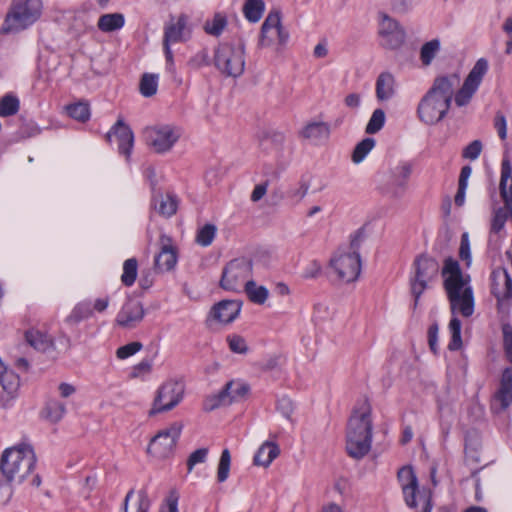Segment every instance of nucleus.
<instances>
[{
  "label": "nucleus",
  "instance_id": "obj_1",
  "mask_svg": "<svg viewBox=\"0 0 512 512\" xmlns=\"http://www.w3.org/2000/svg\"><path fill=\"white\" fill-rule=\"evenodd\" d=\"M460 84L457 73L439 75L420 99L417 106V116L426 125H436L448 114L454 92Z\"/></svg>",
  "mask_w": 512,
  "mask_h": 512
},
{
  "label": "nucleus",
  "instance_id": "obj_5",
  "mask_svg": "<svg viewBox=\"0 0 512 512\" xmlns=\"http://www.w3.org/2000/svg\"><path fill=\"white\" fill-rule=\"evenodd\" d=\"M43 10L42 0H12L0 32L18 33L36 23Z\"/></svg>",
  "mask_w": 512,
  "mask_h": 512
},
{
  "label": "nucleus",
  "instance_id": "obj_40",
  "mask_svg": "<svg viewBox=\"0 0 512 512\" xmlns=\"http://www.w3.org/2000/svg\"><path fill=\"white\" fill-rule=\"evenodd\" d=\"M509 218V206L504 205L494 209L491 219V232L499 233L505 226L506 221Z\"/></svg>",
  "mask_w": 512,
  "mask_h": 512
},
{
  "label": "nucleus",
  "instance_id": "obj_9",
  "mask_svg": "<svg viewBox=\"0 0 512 512\" xmlns=\"http://www.w3.org/2000/svg\"><path fill=\"white\" fill-rule=\"evenodd\" d=\"M184 394L185 385L182 381H165L156 391L149 416L171 411L183 400Z\"/></svg>",
  "mask_w": 512,
  "mask_h": 512
},
{
  "label": "nucleus",
  "instance_id": "obj_30",
  "mask_svg": "<svg viewBox=\"0 0 512 512\" xmlns=\"http://www.w3.org/2000/svg\"><path fill=\"white\" fill-rule=\"evenodd\" d=\"M178 200L171 194L159 195L154 199V208L164 217H171L177 211Z\"/></svg>",
  "mask_w": 512,
  "mask_h": 512
},
{
  "label": "nucleus",
  "instance_id": "obj_39",
  "mask_svg": "<svg viewBox=\"0 0 512 512\" xmlns=\"http://www.w3.org/2000/svg\"><path fill=\"white\" fill-rule=\"evenodd\" d=\"M20 108L19 99L12 94H6L0 98V116L9 117L17 114Z\"/></svg>",
  "mask_w": 512,
  "mask_h": 512
},
{
  "label": "nucleus",
  "instance_id": "obj_11",
  "mask_svg": "<svg viewBox=\"0 0 512 512\" xmlns=\"http://www.w3.org/2000/svg\"><path fill=\"white\" fill-rule=\"evenodd\" d=\"M414 275L410 279L412 288H430L436 285L440 276V265L428 254L418 255L413 262Z\"/></svg>",
  "mask_w": 512,
  "mask_h": 512
},
{
  "label": "nucleus",
  "instance_id": "obj_18",
  "mask_svg": "<svg viewBox=\"0 0 512 512\" xmlns=\"http://www.w3.org/2000/svg\"><path fill=\"white\" fill-rule=\"evenodd\" d=\"M440 274L444 288H469L470 276L462 272L459 262L454 258L444 260Z\"/></svg>",
  "mask_w": 512,
  "mask_h": 512
},
{
  "label": "nucleus",
  "instance_id": "obj_21",
  "mask_svg": "<svg viewBox=\"0 0 512 512\" xmlns=\"http://www.w3.org/2000/svg\"><path fill=\"white\" fill-rule=\"evenodd\" d=\"M112 137H115L118 141L119 153L123 154L126 158H129L133 148L134 135L132 130L123 122V120L119 119L114 124L111 131L107 133L106 138L109 142H111Z\"/></svg>",
  "mask_w": 512,
  "mask_h": 512
},
{
  "label": "nucleus",
  "instance_id": "obj_42",
  "mask_svg": "<svg viewBox=\"0 0 512 512\" xmlns=\"http://www.w3.org/2000/svg\"><path fill=\"white\" fill-rule=\"evenodd\" d=\"M180 493L176 488L169 490L159 506V512H179Z\"/></svg>",
  "mask_w": 512,
  "mask_h": 512
},
{
  "label": "nucleus",
  "instance_id": "obj_49",
  "mask_svg": "<svg viewBox=\"0 0 512 512\" xmlns=\"http://www.w3.org/2000/svg\"><path fill=\"white\" fill-rule=\"evenodd\" d=\"M226 342L233 353L246 354L248 352L247 342L241 335L229 334L226 337Z\"/></svg>",
  "mask_w": 512,
  "mask_h": 512
},
{
  "label": "nucleus",
  "instance_id": "obj_23",
  "mask_svg": "<svg viewBox=\"0 0 512 512\" xmlns=\"http://www.w3.org/2000/svg\"><path fill=\"white\" fill-rule=\"evenodd\" d=\"M299 137L315 144L326 141L330 137V126L325 122H310L300 131Z\"/></svg>",
  "mask_w": 512,
  "mask_h": 512
},
{
  "label": "nucleus",
  "instance_id": "obj_61",
  "mask_svg": "<svg viewBox=\"0 0 512 512\" xmlns=\"http://www.w3.org/2000/svg\"><path fill=\"white\" fill-rule=\"evenodd\" d=\"M250 301L256 304H263L268 298V290H245Z\"/></svg>",
  "mask_w": 512,
  "mask_h": 512
},
{
  "label": "nucleus",
  "instance_id": "obj_16",
  "mask_svg": "<svg viewBox=\"0 0 512 512\" xmlns=\"http://www.w3.org/2000/svg\"><path fill=\"white\" fill-rule=\"evenodd\" d=\"M379 35L381 45L388 49H398L404 44L406 38L405 31L399 23L385 13L381 14Z\"/></svg>",
  "mask_w": 512,
  "mask_h": 512
},
{
  "label": "nucleus",
  "instance_id": "obj_14",
  "mask_svg": "<svg viewBox=\"0 0 512 512\" xmlns=\"http://www.w3.org/2000/svg\"><path fill=\"white\" fill-rule=\"evenodd\" d=\"M487 70L488 62L485 59L481 58L475 63L462 87L456 93L454 92L453 97L457 106L462 107L470 102Z\"/></svg>",
  "mask_w": 512,
  "mask_h": 512
},
{
  "label": "nucleus",
  "instance_id": "obj_37",
  "mask_svg": "<svg viewBox=\"0 0 512 512\" xmlns=\"http://www.w3.org/2000/svg\"><path fill=\"white\" fill-rule=\"evenodd\" d=\"M265 3L263 0H247L243 7L245 17L250 22H258L264 12Z\"/></svg>",
  "mask_w": 512,
  "mask_h": 512
},
{
  "label": "nucleus",
  "instance_id": "obj_15",
  "mask_svg": "<svg viewBox=\"0 0 512 512\" xmlns=\"http://www.w3.org/2000/svg\"><path fill=\"white\" fill-rule=\"evenodd\" d=\"M188 18L181 14L178 17H170V20L164 27L163 47L168 64V69L173 70V53L170 48L171 44L182 42L185 40L184 33L187 26Z\"/></svg>",
  "mask_w": 512,
  "mask_h": 512
},
{
  "label": "nucleus",
  "instance_id": "obj_54",
  "mask_svg": "<svg viewBox=\"0 0 512 512\" xmlns=\"http://www.w3.org/2000/svg\"><path fill=\"white\" fill-rule=\"evenodd\" d=\"M512 175V166L509 160L504 159L501 165V179L499 184L501 196H505L507 181Z\"/></svg>",
  "mask_w": 512,
  "mask_h": 512
},
{
  "label": "nucleus",
  "instance_id": "obj_31",
  "mask_svg": "<svg viewBox=\"0 0 512 512\" xmlns=\"http://www.w3.org/2000/svg\"><path fill=\"white\" fill-rule=\"evenodd\" d=\"M25 339L27 343L39 351H47L53 346L52 338L39 330L31 329L26 331Z\"/></svg>",
  "mask_w": 512,
  "mask_h": 512
},
{
  "label": "nucleus",
  "instance_id": "obj_2",
  "mask_svg": "<svg viewBox=\"0 0 512 512\" xmlns=\"http://www.w3.org/2000/svg\"><path fill=\"white\" fill-rule=\"evenodd\" d=\"M372 444V419L371 410L364 405L355 411L348 421L346 432V450L350 457L361 459L371 449Z\"/></svg>",
  "mask_w": 512,
  "mask_h": 512
},
{
  "label": "nucleus",
  "instance_id": "obj_60",
  "mask_svg": "<svg viewBox=\"0 0 512 512\" xmlns=\"http://www.w3.org/2000/svg\"><path fill=\"white\" fill-rule=\"evenodd\" d=\"M151 369H152L151 361L144 359L133 367L132 372H131V377L132 378L143 377L144 375L149 374Z\"/></svg>",
  "mask_w": 512,
  "mask_h": 512
},
{
  "label": "nucleus",
  "instance_id": "obj_57",
  "mask_svg": "<svg viewBox=\"0 0 512 512\" xmlns=\"http://www.w3.org/2000/svg\"><path fill=\"white\" fill-rule=\"evenodd\" d=\"M277 410L280 412L286 419L292 421V414L294 411V405L290 398L283 396L277 401Z\"/></svg>",
  "mask_w": 512,
  "mask_h": 512
},
{
  "label": "nucleus",
  "instance_id": "obj_64",
  "mask_svg": "<svg viewBox=\"0 0 512 512\" xmlns=\"http://www.w3.org/2000/svg\"><path fill=\"white\" fill-rule=\"evenodd\" d=\"M503 31L509 36L506 43V54L512 53V17H508L503 24Z\"/></svg>",
  "mask_w": 512,
  "mask_h": 512
},
{
  "label": "nucleus",
  "instance_id": "obj_20",
  "mask_svg": "<svg viewBox=\"0 0 512 512\" xmlns=\"http://www.w3.org/2000/svg\"><path fill=\"white\" fill-rule=\"evenodd\" d=\"M144 309L138 299H129L117 315L116 322L124 328H133L142 321Z\"/></svg>",
  "mask_w": 512,
  "mask_h": 512
},
{
  "label": "nucleus",
  "instance_id": "obj_47",
  "mask_svg": "<svg viewBox=\"0 0 512 512\" xmlns=\"http://www.w3.org/2000/svg\"><path fill=\"white\" fill-rule=\"evenodd\" d=\"M231 465V455L228 449H224L221 453L218 468H217V480L218 482H224L229 477Z\"/></svg>",
  "mask_w": 512,
  "mask_h": 512
},
{
  "label": "nucleus",
  "instance_id": "obj_26",
  "mask_svg": "<svg viewBox=\"0 0 512 512\" xmlns=\"http://www.w3.org/2000/svg\"><path fill=\"white\" fill-rule=\"evenodd\" d=\"M280 453L279 446L275 442H264L254 456V464L268 467Z\"/></svg>",
  "mask_w": 512,
  "mask_h": 512
},
{
  "label": "nucleus",
  "instance_id": "obj_63",
  "mask_svg": "<svg viewBox=\"0 0 512 512\" xmlns=\"http://www.w3.org/2000/svg\"><path fill=\"white\" fill-rule=\"evenodd\" d=\"M495 128L498 131L499 137L504 140L507 136L506 118L503 114L497 113L495 117Z\"/></svg>",
  "mask_w": 512,
  "mask_h": 512
},
{
  "label": "nucleus",
  "instance_id": "obj_50",
  "mask_svg": "<svg viewBox=\"0 0 512 512\" xmlns=\"http://www.w3.org/2000/svg\"><path fill=\"white\" fill-rule=\"evenodd\" d=\"M385 123V113L382 109H376L366 126L367 134H375L382 129Z\"/></svg>",
  "mask_w": 512,
  "mask_h": 512
},
{
  "label": "nucleus",
  "instance_id": "obj_19",
  "mask_svg": "<svg viewBox=\"0 0 512 512\" xmlns=\"http://www.w3.org/2000/svg\"><path fill=\"white\" fill-rule=\"evenodd\" d=\"M397 478L402 488L405 503L411 507H416V494L418 492V480L411 466H404L399 469Z\"/></svg>",
  "mask_w": 512,
  "mask_h": 512
},
{
  "label": "nucleus",
  "instance_id": "obj_17",
  "mask_svg": "<svg viewBox=\"0 0 512 512\" xmlns=\"http://www.w3.org/2000/svg\"><path fill=\"white\" fill-rule=\"evenodd\" d=\"M242 308V302L238 300H222L214 304L206 318V325L211 327L214 322L230 324L237 319Z\"/></svg>",
  "mask_w": 512,
  "mask_h": 512
},
{
  "label": "nucleus",
  "instance_id": "obj_45",
  "mask_svg": "<svg viewBox=\"0 0 512 512\" xmlns=\"http://www.w3.org/2000/svg\"><path fill=\"white\" fill-rule=\"evenodd\" d=\"M67 113L73 119L85 122L90 118V109L86 103H75L66 107Z\"/></svg>",
  "mask_w": 512,
  "mask_h": 512
},
{
  "label": "nucleus",
  "instance_id": "obj_38",
  "mask_svg": "<svg viewBox=\"0 0 512 512\" xmlns=\"http://www.w3.org/2000/svg\"><path fill=\"white\" fill-rule=\"evenodd\" d=\"M440 40L432 39L425 44L420 49V60L424 66H429L437 53L440 51Z\"/></svg>",
  "mask_w": 512,
  "mask_h": 512
},
{
  "label": "nucleus",
  "instance_id": "obj_52",
  "mask_svg": "<svg viewBox=\"0 0 512 512\" xmlns=\"http://www.w3.org/2000/svg\"><path fill=\"white\" fill-rule=\"evenodd\" d=\"M309 187L310 185L308 181L301 179L296 187H293L288 191V197L291 200L300 202L307 195Z\"/></svg>",
  "mask_w": 512,
  "mask_h": 512
},
{
  "label": "nucleus",
  "instance_id": "obj_58",
  "mask_svg": "<svg viewBox=\"0 0 512 512\" xmlns=\"http://www.w3.org/2000/svg\"><path fill=\"white\" fill-rule=\"evenodd\" d=\"M481 151H482L481 141L474 140L463 149L462 156L466 159L475 160L479 157Z\"/></svg>",
  "mask_w": 512,
  "mask_h": 512
},
{
  "label": "nucleus",
  "instance_id": "obj_28",
  "mask_svg": "<svg viewBox=\"0 0 512 512\" xmlns=\"http://www.w3.org/2000/svg\"><path fill=\"white\" fill-rule=\"evenodd\" d=\"M497 399L501 402L503 409H506L512 403V368L507 367L503 370L500 389L497 393Z\"/></svg>",
  "mask_w": 512,
  "mask_h": 512
},
{
  "label": "nucleus",
  "instance_id": "obj_10",
  "mask_svg": "<svg viewBox=\"0 0 512 512\" xmlns=\"http://www.w3.org/2000/svg\"><path fill=\"white\" fill-rule=\"evenodd\" d=\"M288 39L289 33L282 26L280 12L270 11L261 26L258 46L260 48L275 47L276 51H280Z\"/></svg>",
  "mask_w": 512,
  "mask_h": 512
},
{
  "label": "nucleus",
  "instance_id": "obj_33",
  "mask_svg": "<svg viewBox=\"0 0 512 512\" xmlns=\"http://www.w3.org/2000/svg\"><path fill=\"white\" fill-rule=\"evenodd\" d=\"M125 19L121 13L104 14L100 16L97 26L102 32H113L124 26Z\"/></svg>",
  "mask_w": 512,
  "mask_h": 512
},
{
  "label": "nucleus",
  "instance_id": "obj_55",
  "mask_svg": "<svg viewBox=\"0 0 512 512\" xmlns=\"http://www.w3.org/2000/svg\"><path fill=\"white\" fill-rule=\"evenodd\" d=\"M492 280L495 286L503 285L504 288H512L511 278L508 272L503 268H499L493 271Z\"/></svg>",
  "mask_w": 512,
  "mask_h": 512
},
{
  "label": "nucleus",
  "instance_id": "obj_62",
  "mask_svg": "<svg viewBox=\"0 0 512 512\" xmlns=\"http://www.w3.org/2000/svg\"><path fill=\"white\" fill-rule=\"evenodd\" d=\"M268 185H269L268 181L257 184L251 193V201L252 202L260 201L267 193Z\"/></svg>",
  "mask_w": 512,
  "mask_h": 512
},
{
  "label": "nucleus",
  "instance_id": "obj_48",
  "mask_svg": "<svg viewBox=\"0 0 512 512\" xmlns=\"http://www.w3.org/2000/svg\"><path fill=\"white\" fill-rule=\"evenodd\" d=\"M216 226L213 224H206L202 228H200L196 235V242L203 246H209L215 238L216 235Z\"/></svg>",
  "mask_w": 512,
  "mask_h": 512
},
{
  "label": "nucleus",
  "instance_id": "obj_3",
  "mask_svg": "<svg viewBox=\"0 0 512 512\" xmlns=\"http://www.w3.org/2000/svg\"><path fill=\"white\" fill-rule=\"evenodd\" d=\"M35 465L34 450L26 443L6 448L0 458V471L8 482L22 483Z\"/></svg>",
  "mask_w": 512,
  "mask_h": 512
},
{
  "label": "nucleus",
  "instance_id": "obj_13",
  "mask_svg": "<svg viewBox=\"0 0 512 512\" xmlns=\"http://www.w3.org/2000/svg\"><path fill=\"white\" fill-rule=\"evenodd\" d=\"M183 424L174 422L169 427L160 430L150 441L148 445V453L157 458L169 457L177 444L181 435Z\"/></svg>",
  "mask_w": 512,
  "mask_h": 512
},
{
  "label": "nucleus",
  "instance_id": "obj_12",
  "mask_svg": "<svg viewBox=\"0 0 512 512\" xmlns=\"http://www.w3.org/2000/svg\"><path fill=\"white\" fill-rule=\"evenodd\" d=\"M147 145L156 153L170 151L181 136V130L172 125H158L145 129Z\"/></svg>",
  "mask_w": 512,
  "mask_h": 512
},
{
  "label": "nucleus",
  "instance_id": "obj_7",
  "mask_svg": "<svg viewBox=\"0 0 512 512\" xmlns=\"http://www.w3.org/2000/svg\"><path fill=\"white\" fill-rule=\"evenodd\" d=\"M214 62L216 67L226 76L238 77L242 75L245 68L244 44H220L215 51Z\"/></svg>",
  "mask_w": 512,
  "mask_h": 512
},
{
  "label": "nucleus",
  "instance_id": "obj_32",
  "mask_svg": "<svg viewBox=\"0 0 512 512\" xmlns=\"http://www.w3.org/2000/svg\"><path fill=\"white\" fill-rule=\"evenodd\" d=\"M412 173V164L409 162H401L390 170V178L392 185L404 188Z\"/></svg>",
  "mask_w": 512,
  "mask_h": 512
},
{
  "label": "nucleus",
  "instance_id": "obj_44",
  "mask_svg": "<svg viewBox=\"0 0 512 512\" xmlns=\"http://www.w3.org/2000/svg\"><path fill=\"white\" fill-rule=\"evenodd\" d=\"M227 392H224L222 389L216 394H212L206 397L203 403V408L205 411H212L221 406L229 405V400L227 397Z\"/></svg>",
  "mask_w": 512,
  "mask_h": 512
},
{
  "label": "nucleus",
  "instance_id": "obj_8",
  "mask_svg": "<svg viewBox=\"0 0 512 512\" xmlns=\"http://www.w3.org/2000/svg\"><path fill=\"white\" fill-rule=\"evenodd\" d=\"M265 288L263 285L256 287L252 278V263L244 258L231 260L223 269L220 280V288Z\"/></svg>",
  "mask_w": 512,
  "mask_h": 512
},
{
  "label": "nucleus",
  "instance_id": "obj_25",
  "mask_svg": "<svg viewBox=\"0 0 512 512\" xmlns=\"http://www.w3.org/2000/svg\"><path fill=\"white\" fill-rule=\"evenodd\" d=\"M135 491L130 489L124 499L123 511L124 512H148L150 502L147 493L143 490L139 491L138 496L134 499Z\"/></svg>",
  "mask_w": 512,
  "mask_h": 512
},
{
  "label": "nucleus",
  "instance_id": "obj_4",
  "mask_svg": "<svg viewBox=\"0 0 512 512\" xmlns=\"http://www.w3.org/2000/svg\"><path fill=\"white\" fill-rule=\"evenodd\" d=\"M365 239L364 229H358L350 235L347 249L340 248L330 259V266L343 284H350L361 272L359 250Z\"/></svg>",
  "mask_w": 512,
  "mask_h": 512
},
{
  "label": "nucleus",
  "instance_id": "obj_46",
  "mask_svg": "<svg viewBox=\"0 0 512 512\" xmlns=\"http://www.w3.org/2000/svg\"><path fill=\"white\" fill-rule=\"evenodd\" d=\"M375 140L373 138H365L359 142L354 148L352 160L354 163H360L366 155L373 149Z\"/></svg>",
  "mask_w": 512,
  "mask_h": 512
},
{
  "label": "nucleus",
  "instance_id": "obj_22",
  "mask_svg": "<svg viewBox=\"0 0 512 512\" xmlns=\"http://www.w3.org/2000/svg\"><path fill=\"white\" fill-rule=\"evenodd\" d=\"M161 250L155 257V267L160 271H169L177 263L176 248L172 245V240L166 235L160 237Z\"/></svg>",
  "mask_w": 512,
  "mask_h": 512
},
{
  "label": "nucleus",
  "instance_id": "obj_53",
  "mask_svg": "<svg viewBox=\"0 0 512 512\" xmlns=\"http://www.w3.org/2000/svg\"><path fill=\"white\" fill-rule=\"evenodd\" d=\"M208 448H199L192 452L187 459L188 472H191L195 465L204 463L208 456Z\"/></svg>",
  "mask_w": 512,
  "mask_h": 512
},
{
  "label": "nucleus",
  "instance_id": "obj_29",
  "mask_svg": "<svg viewBox=\"0 0 512 512\" xmlns=\"http://www.w3.org/2000/svg\"><path fill=\"white\" fill-rule=\"evenodd\" d=\"M66 413V406L63 402L56 399L48 400L42 411L41 417L50 423H58Z\"/></svg>",
  "mask_w": 512,
  "mask_h": 512
},
{
  "label": "nucleus",
  "instance_id": "obj_51",
  "mask_svg": "<svg viewBox=\"0 0 512 512\" xmlns=\"http://www.w3.org/2000/svg\"><path fill=\"white\" fill-rule=\"evenodd\" d=\"M503 349L507 360L512 363V325L510 323L502 324Z\"/></svg>",
  "mask_w": 512,
  "mask_h": 512
},
{
  "label": "nucleus",
  "instance_id": "obj_24",
  "mask_svg": "<svg viewBox=\"0 0 512 512\" xmlns=\"http://www.w3.org/2000/svg\"><path fill=\"white\" fill-rule=\"evenodd\" d=\"M93 316L92 302L84 300L77 303L69 315L64 319V324L70 328H75L80 322Z\"/></svg>",
  "mask_w": 512,
  "mask_h": 512
},
{
  "label": "nucleus",
  "instance_id": "obj_41",
  "mask_svg": "<svg viewBox=\"0 0 512 512\" xmlns=\"http://www.w3.org/2000/svg\"><path fill=\"white\" fill-rule=\"evenodd\" d=\"M138 263L135 258L127 259L123 264L121 281L125 286L134 284L137 277Z\"/></svg>",
  "mask_w": 512,
  "mask_h": 512
},
{
  "label": "nucleus",
  "instance_id": "obj_35",
  "mask_svg": "<svg viewBox=\"0 0 512 512\" xmlns=\"http://www.w3.org/2000/svg\"><path fill=\"white\" fill-rule=\"evenodd\" d=\"M227 392V399L229 404L242 400L249 391V386L241 381H230L223 388Z\"/></svg>",
  "mask_w": 512,
  "mask_h": 512
},
{
  "label": "nucleus",
  "instance_id": "obj_56",
  "mask_svg": "<svg viewBox=\"0 0 512 512\" xmlns=\"http://www.w3.org/2000/svg\"><path fill=\"white\" fill-rule=\"evenodd\" d=\"M141 349H142V344L140 342H131L124 346L119 347L116 351V356L119 359H126L130 356H133Z\"/></svg>",
  "mask_w": 512,
  "mask_h": 512
},
{
  "label": "nucleus",
  "instance_id": "obj_34",
  "mask_svg": "<svg viewBox=\"0 0 512 512\" xmlns=\"http://www.w3.org/2000/svg\"><path fill=\"white\" fill-rule=\"evenodd\" d=\"M227 23V16L222 12H217L211 19L205 21L203 29L208 35L218 37L226 28Z\"/></svg>",
  "mask_w": 512,
  "mask_h": 512
},
{
  "label": "nucleus",
  "instance_id": "obj_59",
  "mask_svg": "<svg viewBox=\"0 0 512 512\" xmlns=\"http://www.w3.org/2000/svg\"><path fill=\"white\" fill-rule=\"evenodd\" d=\"M459 257L461 258V260L466 261L467 266L470 265L471 254H470V242H469L468 233H463L461 236Z\"/></svg>",
  "mask_w": 512,
  "mask_h": 512
},
{
  "label": "nucleus",
  "instance_id": "obj_6",
  "mask_svg": "<svg viewBox=\"0 0 512 512\" xmlns=\"http://www.w3.org/2000/svg\"><path fill=\"white\" fill-rule=\"evenodd\" d=\"M447 292L452 314L448 325L451 335L448 349L450 351H458L462 348V323L457 316L461 315L468 318L473 315L475 307L473 290H447Z\"/></svg>",
  "mask_w": 512,
  "mask_h": 512
},
{
  "label": "nucleus",
  "instance_id": "obj_43",
  "mask_svg": "<svg viewBox=\"0 0 512 512\" xmlns=\"http://www.w3.org/2000/svg\"><path fill=\"white\" fill-rule=\"evenodd\" d=\"M158 76L155 74H144L140 81V92L144 97H151L157 92Z\"/></svg>",
  "mask_w": 512,
  "mask_h": 512
},
{
  "label": "nucleus",
  "instance_id": "obj_36",
  "mask_svg": "<svg viewBox=\"0 0 512 512\" xmlns=\"http://www.w3.org/2000/svg\"><path fill=\"white\" fill-rule=\"evenodd\" d=\"M0 384L11 398H15L20 387V377L13 370H10L0 377Z\"/></svg>",
  "mask_w": 512,
  "mask_h": 512
},
{
  "label": "nucleus",
  "instance_id": "obj_27",
  "mask_svg": "<svg viewBox=\"0 0 512 512\" xmlns=\"http://www.w3.org/2000/svg\"><path fill=\"white\" fill-rule=\"evenodd\" d=\"M395 78L389 72L381 73L376 81V96L378 100L390 99L395 93Z\"/></svg>",
  "mask_w": 512,
  "mask_h": 512
}]
</instances>
